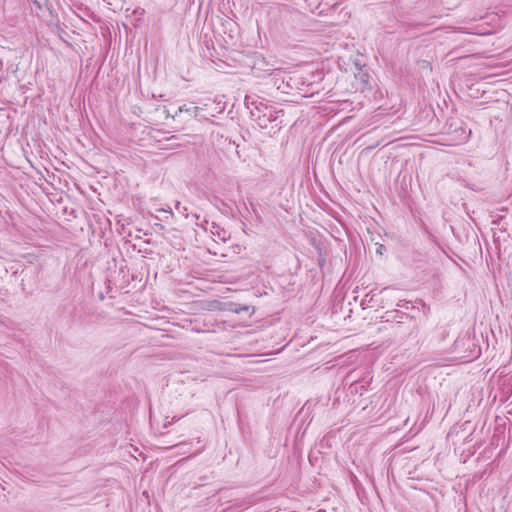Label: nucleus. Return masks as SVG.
<instances>
[{
	"mask_svg": "<svg viewBox=\"0 0 512 512\" xmlns=\"http://www.w3.org/2000/svg\"><path fill=\"white\" fill-rule=\"evenodd\" d=\"M246 105L250 110V117L260 128L266 129L271 124L272 129H280L282 121L280 118L284 115L282 109H277L273 105L265 103L263 100H255L251 103L246 99Z\"/></svg>",
	"mask_w": 512,
	"mask_h": 512,
	"instance_id": "f257e3e1",
	"label": "nucleus"
},
{
	"mask_svg": "<svg viewBox=\"0 0 512 512\" xmlns=\"http://www.w3.org/2000/svg\"><path fill=\"white\" fill-rule=\"evenodd\" d=\"M201 111H204L203 107L194 106L192 104H183L178 107V111L175 113L177 115L178 113H187L191 117H194L196 119L202 120V119H208L207 116H204L201 114Z\"/></svg>",
	"mask_w": 512,
	"mask_h": 512,
	"instance_id": "f03ea898",
	"label": "nucleus"
},
{
	"mask_svg": "<svg viewBox=\"0 0 512 512\" xmlns=\"http://www.w3.org/2000/svg\"><path fill=\"white\" fill-rule=\"evenodd\" d=\"M211 233L223 242L230 238L228 233L223 228L219 227L216 223L211 224Z\"/></svg>",
	"mask_w": 512,
	"mask_h": 512,
	"instance_id": "7ed1b4c3",
	"label": "nucleus"
},
{
	"mask_svg": "<svg viewBox=\"0 0 512 512\" xmlns=\"http://www.w3.org/2000/svg\"><path fill=\"white\" fill-rule=\"evenodd\" d=\"M175 208L179 213L183 214L186 218L188 217V214L186 213L187 207L182 206L179 201L176 203Z\"/></svg>",
	"mask_w": 512,
	"mask_h": 512,
	"instance_id": "20e7f679",
	"label": "nucleus"
},
{
	"mask_svg": "<svg viewBox=\"0 0 512 512\" xmlns=\"http://www.w3.org/2000/svg\"><path fill=\"white\" fill-rule=\"evenodd\" d=\"M455 31L460 32V33H465V34H478V35L482 34L480 32L469 31L467 28H464V27H458L455 29Z\"/></svg>",
	"mask_w": 512,
	"mask_h": 512,
	"instance_id": "39448f33",
	"label": "nucleus"
},
{
	"mask_svg": "<svg viewBox=\"0 0 512 512\" xmlns=\"http://www.w3.org/2000/svg\"><path fill=\"white\" fill-rule=\"evenodd\" d=\"M302 79V77H289V80L287 81V84L291 87H293V85L290 83V82H293L294 85H298L299 84V81Z\"/></svg>",
	"mask_w": 512,
	"mask_h": 512,
	"instance_id": "423d86ee",
	"label": "nucleus"
},
{
	"mask_svg": "<svg viewBox=\"0 0 512 512\" xmlns=\"http://www.w3.org/2000/svg\"><path fill=\"white\" fill-rule=\"evenodd\" d=\"M224 109H225L224 104H222L221 102H218L217 107L215 108V112L222 113L224 111Z\"/></svg>",
	"mask_w": 512,
	"mask_h": 512,
	"instance_id": "0eeeda50",
	"label": "nucleus"
},
{
	"mask_svg": "<svg viewBox=\"0 0 512 512\" xmlns=\"http://www.w3.org/2000/svg\"><path fill=\"white\" fill-rule=\"evenodd\" d=\"M158 212H164V213H167L171 216H173V212L171 210V207L170 206H167L166 208H161V209H158L157 210Z\"/></svg>",
	"mask_w": 512,
	"mask_h": 512,
	"instance_id": "6e6552de",
	"label": "nucleus"
},
{
	"mask_svg": "<svg viewBox=\"0 0 512 512\" xmlns=\"http://www.w3.org/2000/svg\"><path fill=\"white\" fill-rule=\"evenodd\" d=\"M214 103H215V100H210V99H208L206 102H204V103L202 104V106H201V107H203V108H204V110H207V109H208V107H209L211 104H214Z\"/></svg>",
	"mask_w": 512,
	"mask_h": 512,
	"instance_id": "1a4fd4ad",
	"label": "nucleus"
},
{
	"mask_svg": "<svg viewBox=\"0 0 512 512\" xmlns=\"http://www.w3.org/2000/svg\"><path fill=\"white\" fill-rule=\"evenodd\" d=\"M155 226L159 229V230H164V226L160 223H155Z\"/></svg>",
	"mask_w": 512,
	"mask_h": 512,
	"instance_id": "9d476101",
	"label": "nucleus"
},
{
	"mask_svg": "<svg viewBox=\"0 0 512 512\" xmlns=\"http://www.w3.org/2000/svg\"><path fill=\"white\" fill-rule=\"evenodd\" d=\"M103 1L106 2L108 5H112L113 4L112 0H103Z\"/></svg>",
	"mask_w": 512,
	"mask_h": 512,
	"instance_id": "9b49d317",
	"label": "nucleus"
},
{
	"mask_svg": "<svg viewBox=\"0 0 512 512\" xmlns=\"http://www.w3.org/2000/svg\"><path fill=\"white\" fill-rule=\"evenodd\" d=\"M401 302H402V301H400V302L397 304V306H399V307H403V306H405V305H404V303H401Z\"/></svg>",
	"mask_w": 512,
	"mask_h": 512,
	"instance_id": "f8f14e48",
	"label": "nucleus"
},
{
	"mask_svg": "<svg viewBox=\"0 0 512 512\" xmlns=\"http://www.w3.org/2000/svg\"><path fill=\"white\" fill-rule=\"evenodd\" d=\"M241 310H245V311H247V310H248V307H247V306H244V307H242V308H241Z\"/></svg>",
	"mask_w": 512,
	"mask_h": 512,
	"instance_id": "ddd939ff",
	"label": "nucleus"
},
{
	"mask_svg": "<svg viewBox=\"0 0 512 512\" xmlns=\"http://www.w3.org/2000/svg\"><path fill=\"white\" fill-rule=\"evenodd\" d=\"M186 445V443L182 442V443H179L177 446H184Z\"/></svg>",
	"mask_w": 512,
	"mask_h": 512,
	"instance_id": "4468645a",
	"label": "nucleus"
}]
</instances>
